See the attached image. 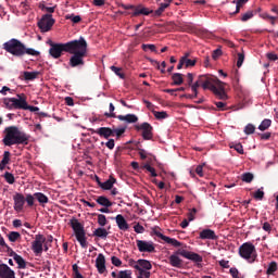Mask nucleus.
<instances>
[{
    "instance_id": "nucleus-28",
    "label": "nucleus",
    "mask_w": 278,
    "mask_h": 278,
    "mask_svg": "<svg viewBox=\"0 0 278 278\" xmlns=\"http://www.w3.org/2000/svg\"><path fill=\"white\" fill-rule=\"evenodd\" d=\"M96 202L99 205H102V207H112V202L110 201V199H108L104 195H100L97 198Z\"/></svg>"
},
{
    "instance_id": "nucleus-63",
    "label": "nucleus",
    "mask_w": 278,
    "mask_h": 278,
    "mask_svg": "<svg viewBox=\"0 0 278 278\" xmlns=\"http://www.w3.org/2000/svg\"><path fill=\"white\" fill-rule=\"evenodd\" d=\"M21 278H34L28 270L21 271Z\"/></svg>"
},
{
    "instance_id": "nucleus-19",
    "label": "nucleus",
    "mask_w": 278,
    "mask_h": 278,
    "mask_svg": "<svg viewBox=\"0 0 278 278\" xmlns=\"http://www.w3.org/2000/svg\"><path fill=\"white\" fill-rule=\"evenodd\" d=\"M96 268L100 275H103L106 273L108 267H105V255L103 254H98L96 258Z\"/></svg>"
},
{
    "instance_id": "nucleus-57",
    "label": "nucleus",
    "mask_w": 278,
    "mask_h": 278,
    "mask_svg": "<svg viewBox=\"0 0 278 278\" xmlns=\"http://www.w3.org/2000/svg\"><path fill=\"white\" fill-rule=\"evenodd\" d=\"M235 151L239 153L240 155H244V148L242 147V143H237L233 146Z\"/></svg>"
},
{
    "instance_id": "nucleus-42",
    "label": "nucleus",
    "mask_w": 278,
    "mask_h": 278,
    "mask_svg": "<svg viewBox=\"0 0 278 278\" xmlns=\"http://www.w3.org/2000/svg\"><path fill=\"white\" fill-rule=\"evenodd\" d=\"M141 49H143V51H147L149 49L150 51H152V53H157V48L153 43H143L141 46Z\"/></svg>"
},
{
    "instance_id": "nucleus-47",
    "label": "nucleus",
    "mask_w": 278,
    "mask_h": 278,
    "mask_svg": "<svg viewBox=\"0 0 278 278\" xmlns=\"http://www.w3.org/2000/svg\"><path fill=\"white\" fill-rule=\"evenodd\" d=\"M244 134H247V136H251V134H255V125L253 124H248L244 127Z\"/></svg>"
},
{
    "instance_id": "nucleus-61",
    "label": "nucleus",
    "mask_w": 278,
    "mask_h": 278,
    "mask_svg": "<svg viewBox=\"0 0 278 278\" xmlns=\"http://www.w3.org/2000/svg\"><path fill=\"white\" fill-rule=\"evenodd\" d=\"M266 58H267L268 60H270V62H277V60H278V55L275 54V52H269V53H267V54H266Z\"/></svg>"
},
{
    "instance_id": "nucleus-7",
    "label": "nucleus",
    "mask_w": 278,
    "mask_h": 278,
    "mask_svg": "<svg viewBox=\"0 0 278 278\" xmlns=\"http://www.w3.org/2000/svg\"><path fill=\"white\" fill-rule=\"evenodd\" d=\"M71 227L76 236L77 242H79L81 249H88V241L86 239V230L84 225L78 219L71 220Z\"/></svg>"
},
{
    "instance_id": "nucleus-35",
    "label": "nucleus",
    "mask_w": 278,
    "mask_h": 278,
    "mask_svg": "<svg viewBox=\"0 0 278 278\" xmlns=\"http://www.w3.org/2000/svg\"><path fill=\"white\" fill-rule=\"evenodd\" d=\"M38 72H24V79L26 81H33V79H36L38 77Z\"/></svg>"
},
{
    "instance_id": "nucleus-45",
    "label": "nucleus",
    "mask_w": 278,
    "mask_h": 278,
    "mask_svg": "<svg viewBox=\"0 0 278 278\" xmlns=\"http://www.w3.org/2000/svg\"><path fill=\"white\" fill-rule=\"evenodd\" d=\"M182 60H185V68H190L197 65V59L191 60V59L182 58Z\"/></svg>"
},
{
    "instance_id": "nucleus-26",
    "label": "nucleus",
    "mask_w": 278,
    "mask_h": 278,
    "mask_svg": "<svg viewBox=\"0 0 278 278\" xmlns=\"http://www.w3.org/2000/svg\"><path fill=\"white\" fill-rule=\"evenodd\" d=\"M35 201H38L39 205H42V207H45V205H47V203H49V198L47 195H45V193H42V192H36Z\"/></svg>"
},
{
    "instance_id": "nucleus-1",
    "label": "nucleus",
    "mask_w": 278,
    "mask_h": 278,
    "mask_svg": "<svg viewBox=\"0 0 278 278\" xmlns=\"http://www.w3.org/2000/svg\"><path fill=\"white\" fill-rule=\"evenodd\" d=\"M199 88L203 90H211L222 101H227V92H225V83L220 81L218 77L212 76L210 74L200 75L197 81L191 86L193 94L186 96L187 99H197L199 97Z\"/></svg>"
},
{
    "instance_id": "nucleus-56",
    "label": "nucleus",
    "mask_w": 278,
    "mask_h": 278,
    "mask_svg": "<svg viewBox=\"0 0 278 278\" xmlns=\"http://www.w3.org/2000/svg\"><path fill=\"white\" fill-rule=\"evenodd\" d=\"M111 262H112L113 266H116V267L123 266V261H121V258H118L116 256H112Z\"/></svg>"
},
{
    "instance_id": "nucleus-13",
    "label": "nucleus",
    "mask_w": 278,
    "mask_h": 278,
    "mask_svg": "<svg viewBox=\"0 0 278 278\" xmlns=\"http://www.w3.org/2000/svg\"><path fill=\"white\" fill-rule=\"evenodd\" d=\"M135 128L137 131H142L143 140H153V126H151V124L144 122L141 125H137Z\"/></svg>"
},
{
    "instance_id": "nucleus-18",
    "label": "nucleus",
    "mask_w": 278,
    "mask_h": 278,
    "mask_svg": "<svg viewBox=\"0 0 278 278\" xmlns=\"http://www.w3.org/2000/svg\"><path fill=\"white\" fill-rule=\"evenodd\" d=\"M13 201L15 212H23V207L25 206V195H23V193H15L13 195Z\"/></svg>"
},
{
    "instance_id": "nucleus-33",
    "label": "nucleus",
    "mask_w": 278,
    "mask_h": 278,
    "mask_svg": "<svg viewBox=\"0 0 278 278\" xmlns=\"http://www.w3.org/2000/svg\"><path fill=\"white\" fill-rule=\"evenodd\" d=\"M152 114L154 115L155 118H157V121L168 118V113H166V111H153L152 110Z\"/></svg>"
},
{
    "instance_id": "nucleus-52",
    "label": "nucleus",
    "mask_w": 278,
    "mask_h": 278,
    "mask_svg": "<svg viewBox=\"0 0 278 278\" xmlns=\"http://www.w3.org/2000/svg\"><path fill=\"white\" fill-rule=\"evenodd\" d=\"M193 81H194V74L188 73L187 74V86L189 88H192V86H194V84H192Z\"/></svg>"
},
{
    "instance_id": "nucleus-59",
    "label": "nucleus",
    "mask_w": 278,
    "mask_h": 278,
    "mask_svg": "<svg viewBox=\"0 0 278 278\" xmlns=\"http://www.w3.org/2000/svg\"><path fill=\"white\" fill-rule=\"evenodd\" d=\"M242 64H244V54L243 53H239L238 54V60H237L238 68H240L242 66Z\"/></svg>"
},
{
    "instance_id": "nucleus-11",
    "label": "nucleus",
    "mask_w": 278,
    "mask_h": 278,
    "mask_svg": "<svg viewBox=\"0 0 278 278\" xmlns=\"http://www.w3.org/2000/svg\"><path fill=\"white\" fill-rule=\"evenodd\" d=\"M43 242H47V237H45V235H35V240L31 242V251L35 255H42Z\"/></svg>"
},
{
    "instance_id": "nucleus-27",
    "label": "nucleus",
    "mask_w": 278,
    "mask_h": 278,
    "mask_svg": "<svg viewBox=\"0 0 278 278\" xmlns=\"http://www.w3.org/2000/svg\"><path fill=\"white\" fill-rule=\"evenodd\" d=\"M110 232H108V229L103 228V227H100V228H97L94 231H93V236L96 238H101L102 240H105V238H108Z\"/></svg>"
},
{
    "instance_id": "nucleus-16",
    "label": "nucleus",
    "mask_w": 278,
    "mask_h": 278,
    "mask_svg": "<svg viewBox=\"0 0 278 278\" xmlns=\"http://www.w3.org/2000/svg\"><path fill=\"white\" fill-rule=\"evenodd\" d=\"M89 131L91 134H97L98 136H100V138H104L105 140H109L113 137V131L110 127H100L98 129L90 128Z\"/></svg>"
},
{
    "instance_id": "nucleus-17",
    "label": "nucleus",
    "mask_w": 278,
    "mask_h": 278,
    "mask_svg": "<svg viewBox=\"0 0 278 278\" xmlns=\"http://www.w3.org/2000/svg\"><path fill=\"white\" fill-rule=\"evenodd\" d=\"M181 257H185L186 260H190L191 262H194L195 264H201L203 262V256H201L198 253L190 252L188 250H182L179 252Z\"/></svg>"
},
{
    "instance_id": "nucleus-37",
    "label": "nucleus",
    "mask_w": 278,
    "mask_h": 278,
    "mask_svg": "<svg viewBox=\"0 0 278 278\" xmlns=\"http://www.w3.org/2000/svg\"><path fill=\"white\" fill-rule=\"evenodd\" d=\"M270 125H273V121L265 118L258 126V129H260V131H266V129H268V127H270Z\"/></svg>"
},
{
    "instance_id": "nucleus-21",
    "label": "nucleus",
    "mask_w": 278,
    "mask_h": 278,
    "mask_svg": "<svg viewBox=\"0 0 278 278\" xmlns=\"http://www.w3.org/2000/svg\"><path fill=\"white\" fill-rule=\"evenodd\" d=\"M115 222L121 231H127L129 229V224H127V219L122 214L116 215Z\"/></svg>"
},
{
    "instance_id": "nucleus-40",
    "label": "nucleus",
    "mask_w": 278,
    "mask_h": 278,
    "mask_svg": "<svg viewBox=\"0 0 278 278\" xmlns=\"http://www.w3.org/2000/svg\"><path fill=\"white\" fill-rule=\"evenodd\" d=\"M111 71L117 75L121 79H125V73H123V68L112 65Z\"/></svg>"
},
{
    "instance_id": "nucleus-9",
    "label": "nucleus",
    "mask_w": 278,
    "mask_h": 278,
    "mask_svg": "<svg viewBox=\"0 0 278 278\" xmlns=\"http://www.w3.org/2000/svg\"><path fill=\"white\" fill-rule=\"evenodd\" d=\"M39 29L45 34L47 31H51V27L55 25V20L52 14H45L38 22Z\"/></svg>"
},
{
    "instance_id": "nucleus-51",
    "label": "nucleus",
    "mask_w": 278,
    "mask_h": 278,
    "mask_svg": "<svg viewBox=\"0 0 278 278\" xmlns=\"http://www.w3.org/2000/svg\"><path fill=\"white\" fill-rule=\"evenodd\" d=\"M253 16H254L253 11H248L247 13H244V14L242 15L241 21H242L243 23H247V21H250V18H253Z\"/></svg>"
},
{
    "instance_id": "nucleus-12",
    "label": "nucleus",
    "mask_w": 278,
    "mask_h": 278,
    "mask_svg": "<svg viewBox=\"0 0 278 278\" xmlns=\"http://www.w3.org/2000/svg\"><path fill=\"white\" fill-rule=\"evenodd\" d=\"M136 242L140 253H155V243L153 241L137 239Z\"/></svg>"
},
{
    "instance_id": "nucleus-23",
    "label": "nucleus",
    "mask_w": 278,
    "mask_h": 278,
    "mask_svg": "<svg viewBox=\"0 0 278 278\" xmlns=\"http://www.w3.org/2000/svg\"><path fill=\"white\" fill-rule=\"evenodd\" d=\"M118 121H125L128 124L138 123V116L136 114L117 115Z\"/></svg>"
},
{
    "instance_id": "nucleus-22",
    "label": "nucleus",
    "mask_w": 278,
    "mask_h": 278,
    "mask_svg": "<svg viewBox=\"0 0 278 278\" xmlns=\"http://www.w3.org/2000/svg\"><path fill=\"white\" fill-rule=\"evenodd\" d=\"M201 240H218V236L212 229H204L200 232Z\"/></svg>"
},
{
    "instance_id": "nucleus-2",
    "label": "nucleus",
    "mask_w": 278,
    "mask_h": 278,
    "mask_svg": "<svg viewBox=\"0 0 278 278\" xmlns=\"http://www.w3.org/2000/svg\"><path fill=\"white\" fill-rule=\"evenodd\" d=\"M2 49L14 58H23L24 55H33L38 58V55H40V51L35 50L34 48H27L25 43L16 38L5 41L2 45Z\"/></svg>"
},
{
    "instance_id": "nucleus-36",
    "label": "nucleus",
    "mask_w": 278,
    "mask_h": 278,
    "mask_svg": "<svg viewBox=\"0 0 278 278\" xmlns=\"http://www.w3.org/2000/svg\"><path fill=\"white\" fill-rule=\"evenodd\" d=\"M277 273V262L273 261L269 263L266 275H275Z\"/></svg>"
},
{
    "instance_id": "nucleus-6",
    "label": "nucleus",
    "mask_w": 278,
    "mask_h": 278,
    "mask_svg": "<svg viewBox=\"0 0 278 278\" xmlns=\"http://www.w3.org/2000/svg\"><path fill=\"white\" fill-rule=\"evenodd\" d=\"M239 255L249 264H253L257 260V250L253 243L245 242L239 247Z\"/></svg>"
},
{
    "instance_id": "nucleus-8",
    "label": "nucleus",
    "mask_w": 278,
    "mask_h": 278,
    "mask_svg": "<svg viewBox=\"0 0 278 278\" xmlns=\"http://www.w3.org/2000/svg\"><path fill=\"white\" fill-rule=\"evenodd\" d=\"M74 45V40L66 42V43H56L52 45V48L49 49V54L54 60H60L62 58V53H70L72 51Z\"/></svg>"
},
{
    "instance_id": "nucleus-50",
    "label": "nucleus",
    "mask_w": 278,
    "mask_h": 278,
    "mask_svg": "<svg viewBox=\"0 0 278 278\" xmlns=\"http://www.w3.org/2000/svg\"><path fill=\"white\" fill-rule=\"evenodd\" d=\"M197 208H191V210H189V213H188V220H189V223H192V220H194V218H195V216H197Z\"/></svg>"
},
{
    "instance_id": "nucleus-64",
    "label": "nucleus",
    "mask_w": 278,
    "mask_h": 278,
    "mask_svg": "<svg viewBox=\"0 0 278 278\" xmlns=\"http://www.w3.org/2000/svg\"><path fill=\"white\" fill-rule=\"evenodd\" d=\"M141 160H147V152L144 149H138Z\"/></svg>"
},
{
    "instance_id": "nucleus-24",
    "label": "nucleus",
    "mask_w": 278,
    "mask_h": 278,
    "mask_svg": "<svg viewBox=\"0 0 278 278\" xmlns=\"http://www.w3.org/2000/svg\"><path fill=\"white\" fill-rule=\"evenodd\" d=\"M115 184H116V178L110 176V178L106 181L100 184V188H102V190H112Z\"/></svg>"
},
{
    "instance_id": "nucleus-38",
    "label": "nucleus",
    "mask_w": 278,
    "mask_h": 278,
    "mask_svg": "<svg viewBox=\"0 0 278 278\" xmlns=\"http://www.w3.org/2000/svg\"><path fill=\"white\" fill-rule=\"evenodd\" d=\"M66 21H72V23H74L75 25H77V23H81V16L79 15H75V14H67L65 15Z\"/></svg>"
},
{
    "instance_id": "nucleus-20",
    "label": "nucleus",
    "mask_w": 278,
    "mask_h": 278,
    "mask_svg": "<svg viewBox=\"0 0 278 278\" xmlns=\"http://www.w3.org/2000/svg\"><path fill=\"white\" fill-rule=\"evenodd\" d=\"M0 277L1 278H16V274L7 264H0Z\"/></svg>"
},
{
    "instance_id": "nucleus-25",
    "label": "nucleus",
    "mask_w": 278,
    "mask_h": 278,
    "mask_svg": "<svg viewBox=\"0 0 278 278\" xmlns=\"http://www.w3.org/2000/svg\"><path fill=\"white\" fill-rule=\"evenodd\" d=\"M134 266L142 268V270H151V268H153V265H151V262L148 260H138L137 264H135Z\"/></svg>"
},
{
    "instance_id": "nucleus-32",
    "label": "nucleus",
    "mask_w": 278,
    "mask_h": 278,
    "mask_svg": "<svg viewBox=\"0 0 278 278\" xmlns=\"http://www.w3.org/2000/svg\"><path fill=\"white\" fill-rule=\"evenodd\" d=\"M134 268L139 273L138 278H151V271L149 269H142L138 266H134Z\"/></svg>"
},
{
    "instance_id": "nucleus-53",
    "label": "nucleus",
    "mask_w": 278,
    "mask_h": 278,
    "mask_svg": "<svg viewBox=\"0 0 278 278\" xmlns=\"http://www.w3.org/2000/svg\"><path fill=\"white\" fill-rule=\"evenodd\" d=\"M143 168L146 170H148V173L151 174V177H157V173L155 172V169L153 167H151V165L146 164V165H143Z\"/></svg>"
},
{
    "instance_id": "nucleus-55",
    "label": "nucleus",
    "mask_w": 278,
    "mask_h": 278,
    "mask_svg": "<svg viewBox=\"0 0 278 278\" xmlns=\"http://www.w3.org/2000/svg\"><path fill=\"white\" fill-rule=\"evenodd\" d=\"M117 278H132L131 277V271H129V270H121L118 273Z\"/></svg>"
},
{
    "instance_id": "nucleus-29",
    "label": "nucleus",
    "mask_w": 278,
    "mask_h": 278,
    "mask_svg": "<svg viewBox=\"0 0 278 278\" xmlns=\"http://www.w3.org/2000/svg\"><path fill=\"white\" fill-rule=\"evenodd\" d=\"M172 86H181L184 84V74L175 73L172 75Z\"/></svg>"
},
{
    "instance_id": "nucleus-62",
    "label": "nucleus",
    "mask_w": 278,
    "mask_h": 278,
    "mask_svg": "<svg viewBox=\"0 0 278 278\" xmlns=\"http://www.w3.org/2000/svg\"><path fill=\"white\" fill-rule=\"evenodd\" d=\"M134 230L136 231V233H144V226L137 224L135 225Z\"/></svg>"
},
{
    "instance_id": "nucleus-3",
    "label": "nucleus",
    "mask_w": 278,
    "mask_h": 278,
    "mask_svg": "<svg viewBox=\"0 0 278 278\" xmlns=\"http://www.w3.org/2000/svg\"><path fill=\"white\" fill-rule=\"evenodd\" d=\"M72 54L70 59V66L72 68H77V66H84L86 62L84 58L88 55V42L84 37H80L78 40H74L72 50L68 52Z\"/></svg>"
},
{
    "instance_id": "nucleus-5",
    "label": "nucleus",
    "mask_w": 278,
    "mask_h": 278,
    "mask_svg": "<svg viewBox=\"0 0 278 278\" xmlns=\"http://www.w3.org/2000/svg\"><path fill=\"white\" fill-rule=\"evenodd\" d=\"M5 110H26L27 97L25 93L17 94V98H4L2 101Z\"/></svg>"
},
{
    "instance_id": "nucleus-48",
    "label": "nucleus",
    "mask_w": 278,
    "mask_h": 278,
    "mask_svg": "<svg viewBox=\"0 0 278 278\" xmlns=\"http://www.w3.org/2000/svg\"><path fill=\"white\" fill-rule=\"evenodd\" d=\"M166 8H168V4L161 3L160 8L154 11V16H160L161 14H164V10H166Z\"/></svg>"
},
{
    "instance_id": "nucleus-43",
    "label": "nucleus",
    "mask_w": 278,
    "mask_h": 278,
    "mask_svg": "<svg viewBox=\"0 0 278 278\" xmlns=\"http://www.w3.org/2000/svg\"><path fill=\"white\" fill-rule=\"evenodd\" d=\"M4 179H5L7 184H10V185H12L16 181L14 178V174H12L10 172L4 173Z\"/></svg>"
},
{
    "instance_id": "nucleus-54",
    "label": "nucleus",
    "mask_w": 278,
    "mask_h": 278,
    "mask_svg": "<svg viewBox=\"0 0 278 278\" xmlns=\"http://www.w3.org/2000/svg\"><path fill=\"white\" fill-rule=\"evenodd\" d=\"M10 151H4L3 153V157L1 160L2 164H5L8 166V164H10Z\"/></svg>"
},
{
    "instance_id": "nucleus-14",
    "label": "nucleus",
    "mask_w": 278,
    "mask_h": 278,
    "mask_svg": "<svg viewBox=\"0 0 278 278\" xmlns=\"http://www.w3.org/2000/svg\"><path fill=\"white\" fill-rule=\"evenodd\" d=\"M126 10H132V16H149V14H153V10H149V8H146L142 4H139L137 7L128 5L126 7Z\"/></svg>"
},
{
    "instance_id": "nucleus-15",
    "label": "nucleus",
    "mask_w": 278,
    "mask_h": 278,
    "mask_svg": "<svg viewBox=\"0 0 278 278\" xmlns=\"http://www.w3.org/2000/svg\"><path fill=\"white\" fill-rule=\"evenodd\" d=\"M181 251L184 250L179 249L168 257L169 265L174 268H184V260L179 257V255H181Z\"/></svg>"
},
{
    "instance_id": "nucleus-39",
    "label": "nucleus",
    "mask_w": 278,
    "mask_h": 278,
    "mask_svg": "<svg viewBox=\"0 0 278 278\" xmlns=\"http://www.w3.org/2000/svg\"><path fill=\"white\" fill-rule=\"evenodd\" d=\"M39 9H41L42 12H48V14H53V12H55V7H47L45 5V2L39 3Z\"/></svg>"
},
{
    "instance_id": "nucleus-58",
    "label": "nucleus",
    "mask_w": 278,
    "mask_h": 278,
    "mask_svg": "<svg viewBox=\"0 0 278 278\" xmlns=\"http://www.w3.org/2000/svg\"><path fill=\"white\" fill-rule=\"evenodd\" d=\"M254 199H256V201H262V199H264V191L262 189H258L254 193Z\"/></svg>"
},
{
    "instance_id": "nucleus-10",
    "label": "nucleus",
    "mask_w": 278,
    "mask_h": 278,
    "mask_svg": "<svg viewBox=\"0 0 278 278\" xmlns=\"http://www.w3.org/2000/svg\"><path fill=\"white\" fill-rule=\"evenodd\" d=\"M152 236H155L156 238H160V240H163V242H166V244H172V247H175L176 249L179 248V247H184V243H181L177 239L164 236L160 231V228H153L152 229Z\"/></svg>"
},
{
    "instance_id": "nucleus-30",
    "label": "nucleus",
    "mask_w": 278,
    "mask_h": 278,
    "mask_svg": "<svg viewBox=\"0 0 278 278\" xmlns=\"http://www.w3.org/2000/svg\"><path fill=\"white\" fill-rule=\"evenodd\" d=\"M14 262H16L17 268H22V269L27 268V262L25 261V258H23V256L18 254H14Z\"/></svg>"
},
{
    "instance_id": "nucleus-60",
    "label": "nucleus",
    "mask_w": 278,
    "mask_h": 278,
    "mask_svg": "<svg viewBox=\"0 0 278 278\" xmlns=\"http://www.w3.org/2000/svg\"><path fill=\"white\" fill-rule=\"evenodd\" d=\"M222 55H223V50L216 49L213 51L212 58L213 60H218V58H220Z\"/></svg>"
},
{
    "instance_id": "nucleus-49",
    "label": "nucleus",
    "mask_w": 278,
    "mask_h": 278,
    "mask_svg": "<svg viewBox=\"0 0 278 278\" xmlns=\"http://www.w3.org/2000/svg\"><path fill=\"white\" fill-rule=\"evenodd\" d=\"M253 179H254V176L251 173H245L242 175V181H245V184H251Z\"/></svg>"
},
{
    "instance_id": "nucleus-34",
    "label": "nucleus",
    "mask_w": 278,
    "mask_h": 278,
    "mask_svg": "<svg viewBox=\"0 0 278 278\" xmlns=\"http://www.w3.org/2000/svg\"><path fill=\"white\" fill-rule=\"evenodd\" d=\"M115 110L116 108L114 106V103H110L109 113H104V116H106V118H117L118 116H116V113H114Z\"/></svg>"
},
{
    "instance_id": "nucleus-31",
    "label": "nucleus",
    "mask_w": 278,
    "mask_h": 278,
    "mask_svg": "<svg viewBox=\"0 0 278 278\" xmlns=\"http://www.w3.org/2000/svg\"><path fill=\"white\" fill-rule=\"evenodd\" d=\"M113 131V137H116V140H118L119 138L123 137V134H125V131H127V126H123V127H118V128H112Z\"/></svg>"
},
{
    "instance_id": "nucleus-41",
    "label": "nucleus",
    "mask_w": 278,
    "mask_h": 278,
    "mask_svg": "<svg viewBox=\"0 0 278 278\" xmlns=\"http://www.w3.org/2000/svg\"><path fill=\"white\" fill-rule=\"evenodd\" d=\"M25 201L28 205V207H34V202L36 201V194L33 195L30 193L26 194Z\"/></svg>"
},
{
    "instance_id": "nucleus-44",
    "label": "nucleus",
    "mask_w": 278,
    "mask_h": 278,
    "mask_svg": "<svg viewBox=\"0 0 278 278\" xmlns=\"http://www.w3.org/2000/svg\"><path fill=\"white\" fill-rule=\"evenodd\" d=\"M8 237L10 242H16V240H20L21 233L17 231H11Z\"/></svg>"
},
{
    "instance_id": "nucleus-4",
    "label": "nucleus",
    "mask_w": 278,
    "mask_h": 278,
    "mask_svg": "<svg viewBox=\"0 0 278 278\" xmlns=\"http://www.w3.org/2000/svg\"><path fill=\"white\" fill-rule=\"evenodd\" d=\"M30 136L27 135L25 131H22L16 126H9L4 129V137L2 142L4 147H13V144H29Z\"/></svg>"
},
{
    "instance_id": "nucleus-46",
    "label": "nucleus",
    "mask_w": 278,
    "mask_h": 278,
    "mask_svg": "<svg viewBox=\"0 0 278 278\" xmlns=\"http://www.w3.org/2000/svg\"><path fill=\"white\" fill-rule=\"evenodd\" d=\"M98 225H100V227H105V225H108V218L105 217V215H98Z\"/></svg>"
}]
</instances>
